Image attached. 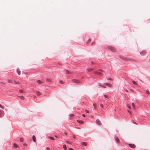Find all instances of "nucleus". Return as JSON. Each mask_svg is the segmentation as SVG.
<instances>
[{
	"mask_svg": "<svg viewBox=\"0 0 150 150\" xmlns=\"http://www.w3.org/2000/svg\"><path fill=\"white\" fill-rule=\"evenodd\" d=\"M104 96L105 98H108L107 96L106 95H104Z\"/></svg>",
	"mask_w": 150,
	"mask_h": 150,
	"instance_id": "nucleus-32",
	"label": "nucleus"
},
{
	"mask_svg": "<svg viewBox=\"0 0 150 150\" xmlns=\"http://www.w3.org/2000/svg\"><path fill=\"white\" fill-rule=\"evenodd\" d=\"M98 85L99 86L102 87V85H101V84L100 83H98Z\"/></svg>",
	"mask_w": 150,
	"mask_h": 150,
	"instance_id": "nucleus-24",
	"label": "nucleus"
},
{
	"mask_svg": "<svg viewBox=\"0 0 150 150\" xmlns=\"http://www.w3.org/2000/svg\"><path fill=\"white\" fill-rule=\"evenodd\" d=\"M100 107H103V104H100Z\"/></svg>",
	"mask_w": 150,
	"mask_h": 150,
	"instance_id": "nucleus-33",
	"label": "nucleus"
},
{
	"mask_svg": "<svg viewBox=\"0 0 150 150\" xmlns=\"http://www.w3.org/2000/svg\"><path fill=\"white\" fill-rule=\"evenodd\" d=\"M72 137L73 138H75L76 137H75V135H72Z\"/></svg>",
	"mask_w": 150,
	"mask_h": 150,
	"instance_id": "nucleus-39",
	"label": "nucleus"
},
{
	"mask_svg": "<svg viewBox=\"0 0 150 150\" xmlns=\"http://www.w3.org/2000/svg\"><path fill=\"white\" fill-rule=\"evenodd\" d=\"M125 90L126 92H128V90H127V89H125Z\"/></svg>",
	"mask_w": 150,
	"mask_h": 150,
	"instance_id": "nucleus-41",
	"label": "nucleus"
},
{
	"mask_svg": "<svg viewBox=\"0 0 150 150\" xmlns=\"http://www.w3.org/2000/svg\"><path fill=\"white\" fill-rule=\"evenodd\" d=\"M128 110V112H129V113H131V112H130V111H129V110Z\"/></svg>",
	"mask_w": 150,
	"mask_h": 150,
	"instance_id": "nucleus-53",
	"label": "nucleus"
},
{
	"mask_svg": "<svg viewBox=\"0 0 150 150\" xmlns=\"http://www.w3.org/2000/svg\"><path fill=\"white\" fill-rule=\"evenodd\" d=\"M94 73L95 74H97L98 75H101V73L99 71H94Z\"/></svg>",
	"mask_w": 150,
	"mask_h": 150,
	"instance_id": "nucleus-8",
	"label": "nucleus"
},
{
	"mask_svg": "<svg viewBox=\"0 0 150 150\" xmlns=\"http://www.w3.org/2000/svg\"><path fill=\"white\" fill-rule=\"evenodd\" d=\"M93 70V69H91V68H88V69H86V70L88 72H90V71H91Z\"/></svg>",
	"mask_w": 150,
	"mask_h": 150,
	"instance_id": "nucleus-11",
	"label": "nucleus"
},
{
	"mask_svg": "<svg viewBox=\"0 0 150 150\" xmlns=\"http://www.w3.org/2000/svg\"><path fill=\"white\" fill-rule=\"evenodd\" d=\"M101 87H103V88H106L105 86H103V85H102V86Z\"/></svg>",
	"mask_w": 150,
	"mask_h": 150,
	"instance_id": "nucleus-43",
	"label": "nucleus"
},
{
	"mask_svg": "<svg viewBox=\"0 0 150 150\" xmlns=\"http://www.w3.org/2000/svg\"><path fill=\"white\" fill-rule=\"evenodd\" d=\"M133 123L134 124H136V125H137V124L134 121H133Z\"/></svg>",
	"mask_w": 150,
	"mask_h": 150,
	"instance_id": "nucleus-51",
	"label": "nucleus"
},
{
	"mask_svg": "<svg viewBox=\"0 0 150 150\" xmlns=\"http://www.w3.org/2000/svg\"><path fill=\"white\" fill-rule=\"evenodd\" d=\"M66 73L67 74H70V72L68 70H66Z\"/></svg>",
	"mask_w": 150,
	"mask_h": 150,
	"instance_id": "nucleus-20",
	"label": "nucleus"
},
{
	"mask_svg": "<svg viewBox=\"0 0 150 150\" xmlns=\"http://www.w3.org/2000/svg\"><path fill=\"white\" fill-rule=\"evenodd\" d=\"M59 83L61 84H63V82L61 80H60L59 81Z\"/></svg>",
	"mask_w": 150,
	"mask_h": 150,
	"instance_id": "nucleus-30",
	"label": "nucleus"
},
{
	"mask_svg": "<svg viewBox=\"0 0 150 150\" xmlns=\"http://www.w3.org/2000/svg\"><path fill=\"white\" fill-rule=\"evenodd\" d=\"M63 147L64 149V150H66L67 149V147H66V146L65 145H64L63 146Z\"/></svg>",
	"mask_w": 150,
	"mask_h": 150,
	"instance_id": "nucleus-18",
	"label": "nucleus"
},
{
	"mask_svg": "<svg viewBox=\"0 0 150 150\" xmlns=\"http://www.w3.org/2000/svg\"><path fill=\"white\" fill-rule=\"evenodd\" d=\"M49 137L51 140H54V138L52 137Z\"/></svg>",
	"mask_w": 150,
	"mask_h": 150,
	"instance_id": "nucleus-19",
	"label": "nucleus"
},
{
	"mask_svg": "<svg viewBox=\"0 0 150 150\" xmlns=\"http://www.w3.org/2000/svg\"><path fill=\"white\" fill-rule=\"evenodd\" d=\"M55 137H57V136H56V135H55Z\"/></svg>",
	"mask_w": 150,
	"mask_h": 150,
	"instance_id": "nucleus-56",
	"label": "nucleus"
},
{
	"mask_svg": "<svg viewBox=\"0 0 150 150\" xmlns=\"http://www.w3.org/2000/svg\"><path fill=\"white\" fill-rule=\"evenodd\" d=\"M125 59V60H128V59L127 58H125L123 59Z\"/></svg>",
	"mask_w": 150,
	"mask_h": 150,
	"instance_id": "nucleus-35",
	"label": "nucleus"
},
{
	"mask_svg": "<svg viewBox=\"0 0 150 150\" xmlns=\"http://www.w3.org/2000/svg\"><path fill=\"white\" fill-rule=\"evenodd\" d=\"M7 81H8V83H12V81H10V80H9V79L7 80Z\"/></svg>",
	"mask_w": 150,
	"mask_h": 150,
	"instance_id": "nucleus-28",
	"label": "nucleus"
},
{
	"mask_svg": "<svg viewBox=\"0 0 150 150\" xmlns=\"http://www.w3.org/2000/svg\"><path fill=\"white\" fill-rule=\"evenodd\" d=\"M100 71H102L101 70H99Z\"/></svg>",
	"mask_w": 150,
	"mask_h": 150,
	"instance_id": "nucleus-59",
	"label": "nucleus"
},
{
	"mask_svg": "<svg viewBox=\"0 0 150 150\" xmlns=\"http://www.w3.org/2000/svg\"><path fill=\"white\" fill-rule=\"evenodd\" d=\"M76 128L79 129H80V128L79 127H76Z\"/></svg>",
	"mask_w": 150,
	"mask_h": 150,
	"instance_id": "nucleus-52",
	"label": "nucleus"
},
{
	"mask_svg": "<svg viewBox=\"0 0 150 150\" xmlns=\"http://www.w3.org/2000/svg\"><path fill=\"white\" fill-rule=\"evenodd\" d=\"M27 145V144H25L24 145H25V146H26Z\"/></svg>",
	"mask_w": 150,
	"mask_h": 150,
	"instance_id": "nucleus-54",
	"label": "nucleus"
},
{
	"mask_svg": "<svg viewBox=\"0 0 150 150\" xmlns=\"http://www.w3.org/2000/svg\"><path fill=\"white\" fill-rule=\"evenodd\" d=\"M72 81L75 83H79L80 82V81L76 79H73Z\"/></svg>",
	"mask_w": 150,
	"mask_h": 150,
	"instance_id": "nucleus-1",
	"label": "nucleus"
},
{
	"mask_svg": "<svg viewBox=\"0 0 150 150\" xmlns=\"http://www.w3.org/2000/svg\"><path fill=\"white\" fill-rule=\"evenodd\" d=\"M67 142L69 144H71V143L70 141H67Z\"/></svg>",
	"mask_w": 150,
	"mask_h": 150,
	"instance_id": "nucleus-27",
	"label": "nucleus"
},
{
	"mask_svg": "<svg viewBox=\"0 0 150 150\" xmlns=\"http://www.w3.org/2000/svg\"><path fill=\"white\" fill-rule=\"evenodd\" d=\"M82 116L83 117H85V115L84 114H82Z\"/></svg>",
	"mask_w": 150,
	"mask_h": 150,
	"instance_id": "nucleus-46",
	"label": "nucleus"
},
{
	"mask_svg": "<svg viewBox=\"0 0 150 150\" xmlns=\"http://www.w3.org/2000/svg\"><path fill=\"white\" fill-rule=\"evenodd\" d=\"M19 91V92L21 93H22L23 92V91L22 90H20Z\"/></svg>",
	"mask_w": 150,
	"mask_h": 150,
	"instance_id": "nucleus-37",
	"label": "nucleus"
},
{
	"mask_svg": "<svg viewBox=\"0 0 150 150\" xmlns=\"http://www.w3.org/2000/svg\"><path fill=\"white\" fill-rule=\"evenodd\" d=\"M69 150H74L73 149H72V148H70L69 149Z\"/></svg>",
	"mask_w": 150,
	"mask_h": 150,
	"instance_id": "nucleus-40",
	"label": "nucleus"
},
{
	"mask_svg": "<svg viewBox=\"0 0 150 150\" xmlns=\"http://www.w3.org/2000/svg\"><path fill=\"white\" fill-rule=\"evenodd\" d=\"M37 95L38 96H40V93L39 91H37Z\"/></svg>",
	"mask_w": 150,
	"mask_h": 150,
	"instance_id": "nucleus-23",
	"label": "nucleus"
},
{
	"mask_svg": "<svg viewBox=\"0 0 150 150\" xmlns=\"http://www.w3.org/2000/svg\"><path fill=\"white\" fill-rule=\"evenodd\" d=\"M82 144L84 146H86L87 145V143L86 142H83L82 143Z\"/></svg>",
	"mask_w": 150,
	"mask_h": 150,
	"instance_id": "nucleus-17",
	"label": "nucleus"
},
{
	"mask_svg": "<svg viewBox=\"0 0 150 150\" xmlns=\"http://www.w3.org/2000/svg\"><path fill=\"white\" fill-rule=\"evenodd\" d=\"M96 123L98 125H101V123L100 122V120L99 119H97L96 120Z\"/></svg>",
	"mask_w": 150,
	"mask_h": 150,
	"instance_id": "nucleus-4",
	"label": "nucleus"
},
{
	"mask_svg": "<svg viewBox=\"0 0 150 150\" xmlns=\"http://www.w3.org/2000/svg\"><path fill=\"white\" fill-rule=\"evenodd\" d=\"M91 39H88V41L86 42V43H88V42H91Z\"/></svg>",
	"mask_w": 150,
	"mask_h": 150,
	"instance_id": "nucleus-31",
	"label": "nucleus"
},
{
	"mask_svg": "<svg viewBox=\"0 0 150 150\" xmlns=\"http://www.w3.org/2000/svg\"><path fill=\"white\" fill-rule=\"evenodd\" d=\"M140 54L141 55H143L146 54V52L145 50H143L142 52H140Z\"/></svg>",
	"mask_w": 150,
	"mask_h": 150,
	"instance_id": "nucleus-5",
	"label": "nucleus"
},
{
	"mask_svg": "<svg viewBox=\"0 0 150 150\" xmlns=\"http://www.w3.org/2000/svg\"><path fill=\"white\" fill-rule=\"evenodd\" d=\"M146 93H147L148 94H149V92L148 90H146Z\"/></svg>",
	"mask_w": 150,
	"mask_h": 150,
	"instance_id": "nucleus-25",
	"label": "nucleus"
},
{
	"mask_svg": "<svg viewBox=\"0 0 150 150\" xmlns=\"http://www.w3.org/2000/svg\"><path fill=\"white\" fill-rule=\"evenodd\" d=\"M104 84L107 86H110V85L107 83H104Z\"/></svg>",
	"mask_w": 150,
	"mask_h": 150,
	"instance_id": "nucleus-14",
	"label": "nucleus"
},
{
	"mask_svg": "<svg viewBox=\"0 0 150 150\" xmlns=\"http://www.w3.org/2000/svg\"><path fill=\"white\" fill-rule=\"evenodd\" d=\"M46 149L47 150H50V148L48 147H47L46 148Z\"/></svg>",
	"mask_w": 150,
	"mask_h": 150,
	"instance_id": "nucleus-38",
	"label": "nucleus"
},
{
	"mask_svg": "<svg viewBox=\"0 0 150 150\" xmlns=\"http://www.w3.org/2000/svg\"><path fill=\"white\" fill-rule=\"evenodd\" d=\"M129 145L130 147L133 149L134 148L136 147L135 145L134 144H129Z\"/></svg>",
	"mask_w": 150,
	"mask_h": 150,
	"instance_id": "nucleus-2",
	"label": "nucleus"
},
{
	"mask_svg": "<svg viewBox=\"0 0 150 150\" xmlns=\"http://www.w3.org/2000/svg\"><path fill=\"white\" fill-rule=\"evenodd\" d=\"M13 147L15 148H17L18 147L16 144L14 143L13 145Z\"/></svg>",
	"mask_w": 150,
	"mask_h": 150,
	"instance_id": "nucleus-15",
	"label": "nucleus"
},
{
	"mask_svg": "<svg viewBox=\"0 0 150 150\" xmlns=\"http://www.w3.org/2000/svg\"><path fill=\"white\" fill-rule=\"evenodd\" d=\"M91 63L93 64L94 63V62H91Z\"/></svg>",
	"mask_w": 150,
	"mask_h": 150,
	"instance_id": "nucleus-55",
	"label": "nucleus"
},
{
	"mask_svg": "<svg viewBox=\"0 0 150 150\" xmlns=\"http://www.w3.org/2000/svg\"><path fill=\"white\" fill-rule=\"evenodd\" d=\"M93 105L94 107H95V106H94V104H93Z\"/></svg>",
	"mask_w": 150,
	"mask_h": 150,
	"instance_id": "nucleus-57",
	"label": "nucleus"
},
{
	"mask_svg": "<svg viewBox=\"0 0 150 150\" xmlns=\"http://www.w3.org/2000/svg\"><path fill=\"white\" fill-rule=\"evenodd\" d=\"M0 83H3V84H5V83H3V82H0Z\"/></svg>",
	"mask_w": 150,
	"mask_h": 150,
	"instance_id": "nucleus-49",
	"label": "nucleus"
},
{
	"mask_svg": "<svg viewBox=\"0 0 150 150\" xmlns=\"http://www.w3.org/2000/svg\"><path fill=\"white\" fill-rule=\"evenodd\" d=\"M32 139L34 142H36V137L34 135H33L32 136Z\"/></svg>",
	"mask_w": 150,
	"mask_h": 150,
	"instance_id": "nucleus-6",
	"label": "nucleus"
},
{
	"mask_svg": "<svg viewBox=\"0 0 150 150\" xmlns=\"http://www.w3.org/2000/svg\"><path fill=\"white\" fill-rule=\"evenodd\" d=\"M129 91L131 92H133V91L132 89H129Z\"/></svg>",
	"mask_w": 150,
	"mask_h": 150,
	"instance_id": "nucleus-45",
	"label": "nucleus"
},
{
	"mask_svg": "<svg viewBox=\"0 0 150 150\" xmlns=\"http://www.w3.org/2000/svg\"><path fill=\"white\" fill-rule=\"evenodd\" d=\"M0 108H3V107L1 106V104H0Z\"/></svg>",
	"mask_w": 150,
	"mask_h": 150,
	"instance_id": "nucleus-44",
	"label": "nucleus"
},
{
	"mask_svg": "<svg viewBox=\"0 0 150 150\" xmlns=\"http://www.w3.org/2000/svg\"><path fill=\"white\" fill-rule=\"evenodd\" d=\"M3 115L2 111L0 110V117H2Z\"/></svg>",
	"mask_w": 150,
	"mask_h": 150,
	"instance_id": "nucleus-12",
	"label": "nucleus"
},
{
	"mask_svg": "<svg viewBox=\"0 0 150 150\" xmlns=\"http://www.w3.org/2000/svg\"><path fill=\"white\" fill-rule=\"evenodd\" d=\"M73 116H74L73 114H71L70 115V117H73Z\"/></svg>",
	"mask_w": 150,
	"mask_h": 150,
	"instance_id": "nucleus-36",
	"label": "nucleus"
},
{
	"mask_svg": "<svg viewBox=\"0 0 150 150\" xmlns=\"http://www.w3.org/2000/svg\"><path fill=\"white\" fill-rule=\"evenodd\" d=\"M107 80H112V79H111V78H108V79H107Z\"/></svg>",
	"mask_w": 150,
	"mask_h": 150,
	"instance_id": "nucleus-50",
	"label": "nucleus"
},
{
	"mask_svg": "<svg viewBox=\"0 0 150 150\" xmlns=\"http://www.w3.org/2000/svg\"><path fill=\"white\" fill-rule=\"evenodd\" d=\"M77 122L81 124H82L83 122V121L82 120H77Z\"/></svg>",
	"mask_w": 150,
	"mask_h": 150,
	"instance_id": "nucleus-16",
	"label": "nucleus"
},
{
	"mask_svg": "<svg viewBox=\"0 0 150 150\" xmlns=\"http://www.w3.org/2000/svg\"><path fill=\"white\" fill-rule=\"evenodd\" d=\"M24 139L22 138H20V141L22 142H23L24 141Z\"/></svg>",
	"mask_w": 150,
	"mask_h": 150,
	"instance_id": "nucleus-22",
	"label": "nucleus"
},
{
	"mask_svg": "<svg viewBox=\"0 0 150 150\" xmlns=\"http://www.w3.org/2000/svg\"><path fill=\"white\" fill-rule=\"evenodd\" d=\"M17 73L19 75H20L21 74V71H20V69L19 68H17Z\"/></svg>",
	"mask_w": 150,
	"mask_h": 150,
	"instance_id": "nucleus-9",
	"label": "nucleus"
},
{
	"mask_svg": "<svg viewBox=\"0 0 150 150\" xmlns=\"http://www.w3.org/2000/svg\"><path fill=\"white\" fill-rule=\"evenodd\" d=\"M109 48L112 52H115L116 51V50L115 48L110 47Z\"/></svg>",
	"mask_w": 150,
	"mask_h": 150,
	"instance_id": "nucleus-3",
	"label": "nucleus"
},
{
	"mask_svg": "<svg viewBox=\"0 0 150 150\" xmlns=\"http://www.w3.org/2000/svg\"><path fill=\"white\" fill-rule=\"evenodd\" d=\"M18 83L16 81H12V83L14 84H18Z\"/></svg>",
	"mask_w": 150,
	"mask_h": 150,
	"instance_id": "nucleus-10",
	"label": "nucleus"
},
{
	"mask_svg": "<svg viewBox=\"0 0 150 150\" xmlns=\"http://www.w3.org/2000/svg\"><path fill=\"white\" fill-rule=\"evenodd\" d=\"M115 141L117 142L118 143L119 142V140L118 137L116 136H115Z\"/></svg>",
	"mask_w": 150,
	"mask_h": 150,
	"instance_id": "nucleus-7",
	"label": "nucleus"
},
{
	"mask_svg": "<svg viewBox=\"0 0 150 150\" xmlns=\"http://www.w3.org/2000/svg\"><path fill=\"white\" fill-rule=\"evenodd\" d=\"M95 43V42H93V43H92V45H94V44Z\"/></svg>",
	"mask_w": 150,
	"mask_h": 150,
	"instance_id": "nucleus-48",
	"label": "nucleus"
},
{
	"mask_svg": "<svg viewBox=\"0 0 150 150\" xmlns=\"http://www.w3.org/2000/svg\"><path fill=\"white\" fill-rule=\"evenodd\" d=\"M85 112H86L87 113H89V111L88 110H85Z\"/></svg>",
	"mask_w": 150,
	"mask_h": 150,
	"instance_id": "nucleus-34",
	"label": "nucleus"
},
{
	"mask_svg": "<svg viewBox=\"0 0 150 150\" xmlns=\"http://www.w3.org/2000/svg\"><path fill=\"white\" fill-rule=\"evenodd\" d=\"M132 106H133V107H134V103H132Z\"/></svg>",
	"mask_w": 150,
	"mask_h": 150,
	"instance_id": "nucleus-42",
	"label": "nucleus"
},
{
	"mask_svg": "<svg viewBox=\"0 0 150 150\" xmlns=\"http://www.w3.org/2000/svg\"><path fill=\"white\" fill-rule=\"evenodd\" d=\"M36 81L39 84H41L42 83V82L40 80H38Z\"/></svg>",
	"mask_w": 150,
	"mask_h": 150,
	"instance_id": "nucleus-13",
	"label": "nucleus"
},
{
	"mask_svg": "<svg viewBox=\"0 0 150 150\" xmlns=\"http://www.w3.org/2000/svg\"><path fill=\"white\" fill-rule=\"evenodd\" d=\"M20 97L22 100H24V97L23 96H21Z\"/></svg>",
	"mask_w": 150,
	"mask_h": 150,
	"instance_id": "nucleus-21",
	"label": "nucleus"
},
{
	"mask_svg": "<svg viewBox=\"0 0 150 150\" xmlns=\"http://www.w3.org/2000/svg\"><path fill=\"white\" fill-rule=\"evenodd\" d=\"M132 82L135 85H136L137 84V83L134 81H132Z\"/></svg>",
	"mask_w": 150,
	"mask_h": 150,
	"instance_id": "nucleus-26",
	"label": "nucleus"
},
{
	"mask_svg": "<svg viewBox=\"0 0 150 150\" xmlns=\"http://www.w3.org/2000/svg\"><path fill=\"white\" fill-rule=\"evenodd\" d=\"M127 107L128 108H130V106L129 105H127Z\"/></svg>",
	"mask_w": 150,
	"mask_h": 150,
	"instance_id": "nucleus-47",
	"label": "nucleus"
},
{
	"mask_svg": "<svg viewBox=\"0 0 150 150\" xmlns=\"http://www.w3.org/2000/svg\"><path fill=\"white\" fill-rule=\"evenodd\" d=\"M58 64H59V65H60L61 64H59V63H58Z\"/></svg>",
	"mask_w": 150,
	"mask_h": 150,
	"instance_id": "nucleus-58",
	"label": "nucleus"
},
{
	"mask_svg": "<svg viewBox=\"0 0 150 150\" xmlns=\"http://www.w3.org/2000/svg\"><path fill=\"white\" fill-rule=\"evenodd\" d=\"M46 81L48 82H50L51 81V80L48 79H46Z\"/></svg>",
	"mask_w": 150,
	"mask_h": 150,
	"instance_id": "nucleus-29",
	"label": "nucleus"
}]
</instances>
